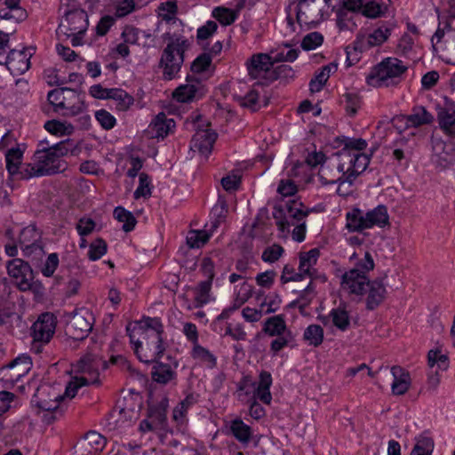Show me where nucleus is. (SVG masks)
<instances>
[{"label": "nucleus", "instance_id": "31", "mask_svg": "<svg viewBox=\"0 0 455 455\" xmlns=\"http://www.w3.org/2000/svg\"><path fill=\"white\" fill-rule=\"evenodd\" d=\"M393 381L391 383V390L393 395H402L405 394L411 384L409 372L400 366H393L391 368Z\"/></svg>", "mask_w": 455, "mask_h": 455}, {"label": "nucleus", "instance_id": "61", "mask_svg": "<svg viewBox=\"0 0 455 455\" xmlns=\"http://www.w3.org/2000/svg\"><path fill=\"white\" fill-rule=\"evenodd\" d=\"M115 18H123L133 12L136 9L134 0H116Z\"/></svg>", "mask_w": 455, "mask_h": 455}, {"label": "nucleus", "instance_id": "2", "mask_svg": "<svg viewBox=\"0 0 455 455\" xmlns=\"http://www.w3.org/2000/svg\"><path fill=\"white\" fill-rule=\"evenodd\" d=\"M127 332L134 353L145 363L156 362L165 349L163 343L164 326L157 317H143L128 324Z\"/></svg>", "mask_w": 455, "mask_h": 455}, {"label": "nucleus", "instance_id": "6", "mask_svg": "<svg viewBox=\"0 0 455 455\" xmlns=\"http://www.w3.org/2000/svg\"><path fill=\"white\" fill-rule=\"evenodd\" d=\"M105 362L97 355L87 354L82 357L75 366V371L79 376L71 379L66 387V396L72 399L76 396L77 390L87 385L99 382V371Z\"/></svg>", "mask_w": 455, "mask_h": 455}, {"label": "nucleus", "instance_id": "44", "mask_svg": "<svg viewBox=\"0 0 455 455\" xmlns=\"http://www.w3.org/2000/svg\"><path fill=\"white\" fill-rule=\"evenodd\" d=\"M253 287L246 281L235 284L233 292V303L236 307H242L252 295Z\"/></svg>", "mask_w": 455, "mask_h": 455}, {"label": "nucleus", "instance_id": "47", "mask_svg": "<svg viewBox=\"0 0 455 455\" xmlns=\"http://www.w3.org/2000/svg\"><path fill=\"white\" fill-rule=\"evenodd\" d=\"M213 232L214 229L212 228L204 230H192L187 235V243L191 248H200L208 242Z\"/></svg>", "mask_w": 455, "mask_h": 455}, {"label": "nucleus", "instance_id": "50", "mask_svg": "<svg viewBox=\"0 0 455 455\" xmlns=\"http://www.w3.org/2000/svg\"><path fill=\"white\" fill-rule=\"evenodd\" d=\"M114 217L123 224L122 228L125 232L132 231L136 225V219L133 214L125 210L124 208L118 206L114 210Z\"/></svg>", "mask_w": 455, "mask_h": 455}, {"label": "nucleus", "instance_id": "3", "mask_svg": "<svg viewBox=\"0 0 455 455\" xmlns=\"http://www.w3.org/2000/svg\"><path fill=\"white\" fill-rule=\"evenodd\" d=\"M69 140L56 143L53 147L36 151L33 163L28 164L29 171H25V177H42L63 172L67 168V163L62 156L67 155L70 148Z\"/></svg>", "mask_w": 455, "mask_h": 455}, {"label": "nucleus", "instance_id": "41", "mask_svg": "<svg viewBox=\"0 0 455 455\" xmlns=\"http://www.w3.org/2000/svg\"><path fill=\"white\" fill-rule=\"evenodd\" d=\"M406 125L409 127H418L423 124H430L434 117L423 107H415L411 114L405 117Z\"/></svg>", "mask_w": 455, "mask_h": 455}, {"label": "nucleus", "instance_id": "29", "mask_svg": "<svg viewBox=\"0 0 455 455\" xmlns=\"http://www.w3.org/2000/svg\"><path fill=\"white\" fill-rule=\"evenodd\" d=\"M440 128L449 136L455 137V103L446 100L438 111Z\"/></svg>", "mask_w": 455, "mask_h": 455}, {"label": "nucleus", "instance_id": "7", "mask_svg": "<svg viewBox=\"0 0 455 455\" xmlns=\"http://www.w3.org/2000/svg\"><path fill=\"white\" fill-rule=\"evenodd\" d=\"M168 43L164 49L160 67L163 69L164 77L167 80L173 79L180 72L184 61V52L189 46L188 39L183 36H169Z\"/></svg>", "mask_w": 455, "mask_h": 455}, {"label": "nucleus", "instance_id": "15", "mask_svg": "<svg viewBox=\"0 0 455 455\" xmlns=\"http://www.w3.org/2000/svg\"><path fill=\"white\" fill-rule=\"evenodd\" d=\"M89 25L87 13L81 9L65 11L57 28L59 36H71L73 35H84Z\"/></svg>", "mask_w": 455, "mask_h": 455}, {"label": "nucleus", "instance_id": "49", "mask_svg": "<svg viewBox=\"0 0 455 455\" xmlns=\"http://www.w3.org/2000/svg\"><path fill=\"white\" fill-rule=\"evenodd\" d=\"M303 339L309 346L318 347L323 340V330L318 324H310L305 329Z\"/></svg>", "mask_w": 455, "mask_h": 455}, {"label": "nucleus", "instance_id": "19", "mask_svg": "<svg viewBox=\"0 0 455 455\" xmlns=\"http://www.w3.org/2000/svg\"><path fill=\"white\" fill-rule=\"evenodd\" d=\"M295 13L299 27L315 26L322 19L321 3L317 0H299Z\"/></svg>", "mask_w": 455, "mask_h": 455}, {"label": "nucleus", "instance_id": "24", "mask_svg": "<svg viewBox=\"0 0 455 455\" xmlns=\"http://www.w3.org/2000/svg\"><path fill=\"white\" fill-rule=\"evenodd\" d=\"M307 212L304 210L303 204L299 201H292L288 205V219L289 222L291 218L297 219V224L292 228L291 235L292 239L296 242L301 243L306 236V221Z\"/></svg>", "mask_w": 455, "mask_h": 455}, {"label": "nucleus", "instance_id": "58", "mask_svg": "<svg viewBox=\"0 0 455 455\" xmlns=\"http://www.w3.org/2000/svg\"><path fill=\"white\" fill-rule=\"evenodd\" d=\"M428 364L432 368L436 366L437 369L445 371L449 366L448 356L439 350H430L428 352Z\"/></svg>", "mask_w": 455, "mask_h": 455}, {"label": "nucleus", "instance_id": "37", "mask_svg": "<svg viewBox=\"0 0 455 455\" xmlns=\"http://www.w3.org/2000/svg\"><path fill=\"white\" fill-rule=\"evenodd\" d=\"M391 3V0H364L363 15L371 19L384 16Z\"/></svg>", "mask_w": 455, "mask_h": 455}, {"label": "nucleus", "instance_id": "22", "mask_svg": "<svg viewBox=\"0 0 455 455\" xmlns=\"http://www.w3.org/2000/svg\"><path fill=\"white\" fill-rule=\"evenodd\" d=\"M24 149L20 145L9 148L5 153L6 169L10 175L18 179L28 180L31 177H25V171H29L28 164H22Z\"/></svg>", "mask_w": 455, "mask_h": 455}, {"label": "nucleus", "instance_id": "5", "mask_svg": "<svg viewBox=\"0 0 455 455\" xmlns=\"http://www.w3.org/2000/svg\"><path fill=\"white\" fill-rule=\"evenodd\" d=\"M407 68L401 60L387 57L371 68L366 76V83L375 88L396 85Z\"/></svg>", "mask_w": 455, "mask_h": 455}, {"label": "nucleus", "instance_id": "33", "mask_svg": "<svg viewBox=\"0 0 455 455\" xmlns=\"http://www.w3.org/2000/svg\"><path fill=\"white\" fill-rule=\"evenodd\" d=\"M149 417L155 425V428L157 430V435L161 443L164 444L176 446V441L168 440V435H172V433L167 429V418L165 409L164 408L163 411H153Z\"/></svg>", "mask_w": 455, "mask_h": 455}, {"label": "nucleus", "instance_id": "48", "mask_svg": "<svg viewBox=\"0 0 455 455\" xmlns=\"http://www.w3.org/2000/svg\"><path fill=\"white\" fill-rule=\"evenodd\" d=\"M191 356L208 368H213L216 364V357L207 348L199 344L193 346Z\"/></svg>", "mask_w": 455, "mask_h": 455}, {"label": "nucleus", "instance_id": "26", "mask_svg": "<svg viewBox=\"0 0 455 455\" xmlns=\"http://www.w3.org/2000/svg\"><path fill=\"white\" fill-rule=\"evenodd\" d=\"M175 122L164 113H159L148 125L147 132L151 138L164 139L173 132Z\"/></svg>", "mask_w": 455, "mask_h": 455}, {"label": "nucleus", "instance_id": "56", "mask_svg": "<svg viewBox=\"0 0 455 455\" xmlns=\"http://www.w3.org/2000/svg\"><path fill=\"white\" fill-rule=\"evenodd\" d=\"M212 16L222 25L228 26L233 23L236 19V13L234 10L219 6L212 10Z\"/></svg>", "mask_w": 455, "mask_h": 455}, {"label": "nucleus", "instance_id": "1", "mask_svg": "<svg viewBox=\"0 0 455 455\" xmlns=\"http://www.w3.org/2000/svg\"><path fill=\"white\" fill-rule=\"evenodd\" d=\"M368 143L363 139H351L338 154L337 164L333 166L322 165L319 180L323 185L337 184V193L346 196L350 193L343 189L347 184L350 188L358 175L363 172L370 164L372 152H367Z\"/></svg>", "mask_w": 455, "mask_h": 455}, {"label": "nucleus", "instance_id": "62", "mask_svg": "<svg viewBox=\"0 0 455 455\" xmlns=\"http://www.w3.org/2000/svg\"><path fill=\"white\" fill-rule=\"evenodd\" d=\"M275 339L270 343V350L275 355L284 347L290 346L294 341V335L292 332H286L280 336H275Z\"/></svg>", "mask_w": 455, "mask_h": 455}, {"label": "nucleus", "instance_id": "12", "mask_svg": "<svg viewBox=\"0 0 455 455\" xmlns=\"http://www.w3.org/2000/svg\"><path fill=\"white\" fill-rule=\"evenodd\" d=\"M249 77L258 84L267 85L275 81L274 67L267 53H254L246 61Z\"/></svg>", "mask_w": 455, "mask_h": 455}, {"label": "nucleus", "instance_id": "14", "mask_svg": "<svg viewBox=\"0 0 455 455\" xmlns=\"http://www.w3.org/2000/svg\"><path fill=\"white\" fill-rule=\"evenodd\" d=\"M32 361L28 355L17 356L1 371L0 381L4 387L10 388L18 383L31 370Z\"/></svg>", "mask_w": 455, "mask_h": 455}, {"label": "nucleus", "instance_id": "30", "mask_svg": "<svg viewBox=\"0 0 455 455\" xmlns=\"http://www.w3.org/2000/svg\"><path fill=\"white\" fill-rule=\"evenodd\" d=\"M178 362L175 359H169V362L164 363L156 362L153 369V379L158 383L167 384L176 378V369L178 368Z\"/></svg>", "mask_w": 455, "mask_h": 455}, {"label": "nucleus", "instance_id": "18", "mask_svg": "<svg viewBox=\"0 0 455 455\" xmlns=\"http://www.w3.org/2000/svg\"><path fill=\"white\" fill-rule=\"evenodd\" d=\"M320 256V251L317 248L309 250L308 251L300 252L299 259V272L294 276H288V267H284L281 275V281L283 283L300 281L305 277L312 278L315 274V268Z\"/></svg>", "mask_w": 455, "mask_h": 455}, {"label": "nucleus", "instance_id": "45", "mask_svg": "<svg viewBox=\"0 0 455 455\" xmlns=\"http://www.w3.org/2000/svg\"><path fill=\"white\" fill-rule=\"evenodd\" d=\"M44 127L56 137L68 136L74 132V126L66 121L50 120L44 124Z\"/></svg>", "mask_w": 455, "mask_h": 455}, {"label": "nucleus", "instance_id": "60", "mask_svg": "<svg viewBox=\"0 0 455 455\" xmlns=\"http://www.w3.org/2000/svg\"><path fill=\"white\" fill-rule=\"evenodd\" d=\"M139 181V186L134 192V197L136 199L140 197H149L151 196L152 189L151 180L146 173L142 172L140 174Z\"/></svg>", "mask_w": 455, "mask_h": 455}, {"label": "nucleus", "instance_id": "53", "mask_svg": "<svg viewBox=\"0 0 455 455\" xmlns=\"http://www.w3.org/2000/svg\"><path fill=\"white\" fill-rule=\"evenodd\" d=\"M434 442L427 436H419L411 455H432Z\"/></svg>", "mask_w": 455, "mask_h": 455}, {"label": "nucleus", "instance_id": "17", "mask_svg": "<svg viewBox=\"0 0 455 455\" xmlns=\"http://www.w3.org/2000/svg\"><path fill=\"white\" fill-rule=\"evenodd\" d=\"M67 321L68 333L76 339H82L92 331L95 318L90 310L80 308L70 314Z\"/></svg>", "mask_w": 455, "mask_h": 455}, {"label": "nucleus", "instance_id": "59", "mask_svg": "<svg viewBox=\"0 0 455 455\" xmlns=\"http://www.w3.org/2000/svg\"><path fill=\"white\" fill-rule=\"evenodd\" d=\"M27 18V12L23 8H2L0 9V19L11 20L14 23L20 22Z\"/></svg>", "mask_w": 455, "mask_h": 455}, {"label": "nucleus", "instance_id": "40", "mask_svg": "<svg viewBox=\"0 0 455 455\" xmlns=\"http://www.w3.org/2000/svg\"><path fill=\"white\" fill-rule=\"evenodd\" d=\"M229 429L235 438L240 443H248L250 442L252 435L251 428L241 419L231 420L229 423Z\"/></svg>", "mask_w": 455, "mask_h": 455}, {"label": "nucleus", "instance_id": "34", "mask_svg": "<svg viewBox=\"0 0 455 455\" xmlns=\"http://www.w3.org/2000/svg\"><path fill=\"white\" fill-rule=\"evenodd\" d=\"M267 55H268L273 65L276 62H293L299 56V50L285 44L272 49Z\"/></svg>", "mask_w": 455, "mask_h": 455}, {"label": "nucleus", "instance_id": "16", "mask_svg": "<svg viewBox=\"0 0 455 455\" xmlns=\"http://www.w3.org/2000/svg\"><path fill=\"white\" fill-rule=\"evenodd\" d=\"M439 57L448 64L455 65V28L444 30L438 27L431 39Z\"/></svg>", "mask_w": 455, "mask_h": 455}, {"label": "nucleus", "instance_id": "25", "mask_svg": "<svg viewBox=\"0 0 455 455\" xmlns=\"http://www.w3.org/2000/svg\"><path fill=\"white\" fill-rule=\"evenodd\" d=\"M204 93V87L198 79L189 77L187 79L186 84L177 87L173 92L172 97L175 100L181 103L190 102Z\"/></svg>", "mask_w": 455, "mask_h": 455}, {"label": "nucleus", "instance_id": "8", "mask_svg": "<svg viewBox=\"0 0 455 455\" xmlns=\"http://www.w3.org/2000/svg\"><path fill=\"white\" fill-rule=\"evenodd\" d=\"M394 28L393 23H382L368 34L358 35L352 45L347 47V60H356L358 52L383 44L391 36Z\"/></svg>", "mask_w": 455, "mask_h": 455}, {"label": "nucleus", "instance_id": "23", "mask_svg": "<svg viewBox=\"0 0 455 455\" xmlns=\"http://www.w3.org/2000/svg\"><path fill=\"white\" fill-rule=\"evenodd\" d=\"M56 327L55 318L52 314H42L33 323L32 336L36 342L47 343L54 334Z\"/></svg>", "mask_w": 455, "mask_h": 455}, {"label": "nucleus", "instance_id": "54", "mask_svg": "<svg viewBox=\"0 0 455 455\" xmlns=\"http://www.w3.org/2000/svg\"><path fill=\"white\" fill-rule=\"evenodd\" d=\"M108 251L106 242L101 238H97L89 245L87 256L90 260L95 261L102 258Z\"/></svg>", "mask_w": 455, "mask_h": 455}, {"label": "nucleus", "instance_id": "64", "mask_svg": "<svg viewBox=\"0 0 455 455\" xmlns=\"http://www.w3.org/2000/svg\"><path fill=\"white\" fill-rule=\"evenodd\" d=\"M224 336H230L235 340H244L246 332L241 323H229L223 332Z\"/></svg>", "mask_w": 455, "mask_h": 455}, {"label": "nucleus", "instance_id": "21", "mask_svg": "<svg viewBox=\"0 0 455 455\" xmlns=\"http://www.w3.org/2000/svg\"><path fill=\"white\" fill-rule=\"evenodd\" d=\"M432 161L438 166L445 168L455 161V146L439 138H432Z\"/></svg>", "mask_w": 455, "mask_h": 455}, {"label": "nucleus", "instance_id": "4", "mask_svg": "<svg viewBox=\"0 0 455 455\" xmlns=\"http://www.w3.org/2000/svg\"><path fill=\"white\" fill-rule=\"evenodd\" d=\"M349 259L353 267L343 274L341 288L350 294L362 296L369 285L368 274L374 268V260L368 251L354 252Z\"/></svg>", "mask_w": 455, "mask_h": 455}, {"label": "nucleus", "instance_id": "35", "mask_svg": "<svg viewBox=\"0 0 455 455\" xmlns=\"http://www.w3.org/2000/svg\"><path fill=\"white\" fill-rule=\"evenodd\" d=\"M262 331L270 337L280 336L286 332H291V331L288 329L284 315H276L268 317L264 322Z\"/></svg>", "mask_w": 455, "mask_h": 455}, {"label": "nucleus", "instance_id": "39", "mask_svg": "<svg viewBox=\"0 0 455 455\" xmlns=\"http://www.w3.org/2000/svg\"><path fill=\"white\" fill-rule=\"evenodd\" d=\"M364 218L367 222L365 226L368 227V228H371L374 226L383 228L387 225L389 221L387 209L384 205H378L374 209L367 212Z\"/></svg>", "mask_w": 455, "mask_h": 455}, {"label": "nucleus", "instance_id": "11", "mask_svg": "<svg viewBox=\"0 0 455 455\" xmlns=\"http://www.w3.org/2000/svg\"><path fill=\"white\" fill-rule=\"evenodd\" d=\"M193 126L196 132L192 139L190 148L206 160L212 153L217 139V133L211 128L210 124L203 122L198 115L196 116Z\"/></svg>", "mask_w": 455, "mask_h": 455}, {"label": "nucleus", "instance_id": "32", "mask_svg": "<svg viewBox=\"0 0 455 455\" xmlns=\"http://www.w3.org/2000/svg\"><path fill=\"white\" fill-rule=\"evenodd\" d=\"M273 383V379L268 371H262L259 374L258 381H255V399H259L265 404H270L272 401V395L270 387Z\"/></svg>", "mask_w": 455, "mask_h": 455}, {"label": "nucleus", "instance_id": "42", "mask_svg": "<svg viewBox=\"0 0 455 455\" xmlns=\"http://www.w3.org/2000/svg\"><path fill=\"white\" fill-rule=\"evenodd\" d=\"M255 381L250 377H243L237 384L236 396L242 403H250L255 399Z\"/></svg>", "mask_w": 455, "mask_h": 455}, {"label": "nucleus", "instance_id": "10", "mask_svg": "<svg viewBox=\"0 0 455 455\" xmlns=\"http://www.w3.org/2000/svg\"><path fill=\"white\" fill-rule=\"evenodd\" d=\"M47 100L56 112L63 111L65 116H76L84 109L81 95L76 91L68 88L50 91Z\"/></svg>", "mask_w": 455, "mask_h": 455}, {"label": "nucleus", "instance_id": "13", "mask_svg": "<svg viewBox=\"0 0 455 455\" xmlns=\"http://www.w3.org/2000/svg\"><path fill=\"white\" fill-rule=\"evenodd\" d=\"M7 271L20 291H41L42 284L34 281L33 271L27 262L20 259H14L9 261Z\"/></svg>", "mask_w": 455, "mask_h": 455}, {"label": "nucleus", "instance_id": "46", "mask_svg": "<svg viewBox=\"0 0 455 455\" xmlns=\"http://www.w3.org/2000/svg\"><path fill=\"white\" fill-rule=\"evenodd\" d=\"M365 213H363L359 209H355L352 212L347 213V224L346 227L350 231H361L363 229H368L366 219L364 218Z\"/></svg>", "mask_w": 455, "mask_h": 455}, {"label": "nucleus", "instance_id": "38", "mask_svg": "<svg viewBox=\"0 0 455 455\" xmlns=\"http://www.w3.org/2000/svg\"><path fill=\"white\" fill-rule=\"evenodd\" d=\"M337 69L338 66L335 63H329L320 68L309 83L311 92H319L329 79L331 74L335 73Z\"/></svg>", "mask_w": 455, "mask_h": 455}, {"label": "nucleus", "instance_id": "28", "mask_svg": "<svg viewBox=\"0 0 455 455\" xmlns=\"http://www.w3.org/2000/svg\"><path fill=\"white\" fill-rule=\"evenodd\" d=\"M385 278L375 279L369 282L367 285L368 296L366 299L367 308L374 309L379 307L386 299L387 288L384 283Z\"/></svg>", "mask_w": 455, "mask_h": 455}, {"label": "nucleus", "instance_id": "9", "mask_svg": "<svg viewBox=\"0 0 455 455\" xmlns=\"http://www.w3.org/2000/svg\"><path fill=\"white\" fill-rule=\"evenodd\" d=\"M69 399L66 396V391L62 394L56 385L42 384L36 389L32 397L31 404L36 410V413H57L60 407V402Z\"/></svg>", "mask_w": 455, "mask_h": 455}, {"label": "nucleus", "instance_id": "36", "mask_svg": "<svg viewBox=\"0 0 455 455\" xmlns=\"http://www.w3.org/2000/svg\"><path fill=\"white\" fill-rule=\"evenodd\" d=\"M211 280L202 281L194 290L195 307H202L215 300V296L212 291Z\"/></svg>", "mask_w": 455, "mask_h": 455}, {"label": "nucleus", "instance_id": "52", "mask_svg": "<svg viewBox=\"0 0 455 455\" xmlns=\"http://www.w3.org/2000/svg\"><path fill=\"white\" fill-rule=\"evenodd\" d=\"M39 239V234L35 226L29 225L22 228L20 232L19 243L21 248H28Z\"/></svg>", "mask_w": 455, "mask_h": 455}, {"label": "nucleus", "instance_id": "27", "mask_svg": "<svg viewBox=\"0 0 455 455\" xmlns=\"http://www.w3.org/2000/svg\"><path fill=\"white\" fill-rule=\"evenodd\" d=\"M350 311L347 306L339 305V307L332 308L326 316L323 317V323L324 325L331 323L332 326L336 327L341 331H346L350 326Z\"/></svg>", "mask_w": 455, "mask_h": 455}, {"label": "nucleus", "instance_id": "43", "mask_svg": "<svg viewBox=\"0 0 455 455\" xmlns=\"http://www.w3.org/2000/svg\"><path fill=\"white\" fill-rule=\"evenodd\" d=\"M82 445L88 452H98L105 447L106 439L100 433L90 431L85 435Z\"/></svg>", "mask_w": 455, "mask_h": 455}, {"label": "nucleus", "instance_id": "20", "mask_svg": "<svg viewBox=\"0 0 455 455\" xmlns=\"http://www.w3.org/2000/svg\"><path fill=\"white\" fill-rule=\"evenodd\" d=\"M31 56L32 52L28 49L12 50L0 64L5 65L13 76H19L28 70Z\"/></svg>", "mask_w": 455, "mask_h": 455}, {"label": "nucleus", "instance_id": "55", "mask_svg": "<svg viewBox=\"0 0 455 455\" xmlns=\"http://www.w3.org/2000/svg\"><path fill=\"white\" fill-rule=\"evenodd\" d=\"M108 99L117 101L121 110L127 109L133 102V99L124 90L112 88L109 90Z\"/></svg>", "mask_w": 455, "mask_h": 455}, {"label": "nucleus", "instance_id": "51", "mask_svg": "<svg viewBox=\"0 0 455 455\" xmlns=\"http://www.w3.org/2000/svg\"><path fill=\"white\" fill-rule=\"evenodd\" d=\"M439 25L444 30L455 29L453 21L455 20V1H449L448 6L438 15Z\"/></svg>", "mask_w": 455, "mask_h": 455}, {"label": "nucleus", "instance_id": "63", "mask_svg": "<svg viewBox=\"0 0 455 455\" xmlns=\"http://www.w3.org/2000/svg\"><path fill=\"white\" fill-rule=\"evenodd\" d=\"M323 42V36L319 32H311L306 35L301 42V47L305 51L315 50L321 46Z\"/></svg>", "mask_w": 455, "mask_h": 455}, {"label": "nucleus", "instance_id": "57", "mask_svg": "<svg viewBox=\"0 0 455 455\" xmlns=\"http://www.w3.org/2000/svg\"><path fill=\"white\" fill-rule=\"evenodd\" d=\"M159 16L166 22L175 21L178 12V6L174 1L162 3L159 7Z\"/></svg>", "mask_w": 455, "mask_h": 455}]
</instances>
